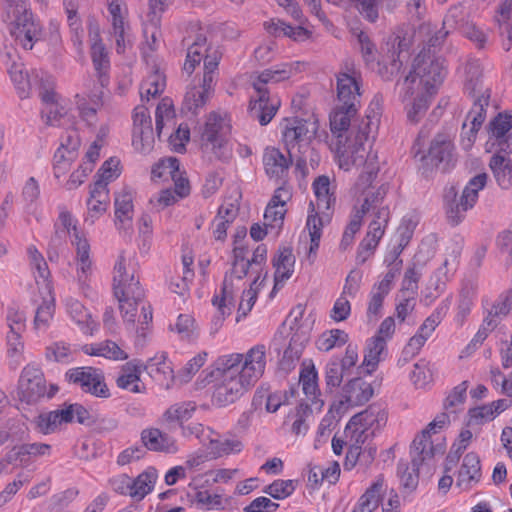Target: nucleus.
Masks as SVG:
<instances>
[{"label": "nucleus", "instance_id": "obj_51", "mask_svg": "<svg viewBox=\"0 0 512 512\" xmlns=\"http://www.w3.org/2000/svg\"><path fill=\"white\" fill-rule=\"evenodd\" d=\"M68 412L63 411V407L54 411L41 413L35 419L36 429L48 435L54 433L59 426L67 423Z\"/></svg>", "mask_w": 512, "mask_h": 512}, {"label": "nucleus", "instance_id": "obj_44", "mask_svg": "<svg viewBox=\"0 0 512 512\" xmlns=\"http://www.w3.org/2000/svg\"><path fill=\"white\" fill-rule=\"evenodd\" d=\"M465 10L462 5L451 7L443 19V27L433 38L430 39L432 46L440 44L445 37L454 30H461L462 24H465Z\"/></svg>", "mask_w": 512, "mask_h": 512}, {"label": "nucleus", "instance_id": "obj_24", "mask_svg": "<svg viewBox=\"0 0 512 512\" xmlns=\"http://www.w3.org/2000/svg\"><path fill=\"white\" fill-rule=\"evenodd\" d=\"M292 197V189L288 185L278 187L264 212V226L277 235L284 223L287 212L286 204Z\"/></svg>", "mask_w": 512, "mask_h": 512}, {"label": "nucleus", "instance_id": "obj_48", "mask_svg": "<svg viewBox=\"0 0 512 512\" xmlns=\"http://www.w3.org/2000/svg\"><path fill=\"white\" fill-rule=\"evenodd\" d=\"M146 369L150 376L162 385H169L174 378L171 362L165 354L157 355L150 359Z\"/></svg>", "mask_w": 512, "mask_h": 512}, {"label": "nucleus", "instance_id": "obj_42", "mask_svg": "<svg viewBox=\"0 0 512 512\" xmlns=\"http://www.w3.org/2000/svg\"><path fill=\"white\" fill-rule=\"evenodd\" d=\"M42 301L37 304L33 328L37 333H45L55 313V297L52 290L42 291Z\"/></svg>", "mask_w": 512, "mask_h": 512}, {"label": "nucleus", "instance_id": "obj_33", "mask_svg": "<svg viewBox=\"0 0 512 512\" xmlns=\"http://www.w3.org/2000/svg\"><path fill=\"white\" fill-rule=\"evenodd\" d=\"M295 256L291 248H280L273 258L274 273V287L270 293L273 297L276 292L281 289L285 282L292 276L294 272Z\"/></svg>", "mask_w": 512, "mask_h": 512}, {"label": "nucleus", "instance_id": "obj_28", "mask_svg": "<svg viewBox=\"0 0 512 512\" xmlns=\"http://www.w3.org/2000/svg\"><path fill=\"white\" fill-rule=\"evenodd\" d=\"M63 303L67 315L83 334L93 336L98 332L99 323L78 299L72 296H66L63 299Z\"/></svg>", "mask_w": 512, "mask_h": 512}, {"label": "nucleus", "instance_id": "obj_54", "mask_svg": "<svg viewBox=\"0 0 512 512\" xmlns=\"http://www.w3.org/2000/svg\"><path fill=\"white\" fill-rule=\"evenodd\" d=\"M311 416V407L308 404L300 403L289 412L286 417V422H291L293 433L296 435H305L309 429L308 420Z\"/></svg>", "mask_w": 512, "mask_h": 512}, {"label": "nucleus", "instance_id": "obj_62", "mask_svg": "<svg viewBox=\"0 0 512 512\" xmlns=\"http://www.w3.org/2000/svg\"><path fill=\"white\" fill-rule=\"evenodd\" d=\"M165 86L166 81L164 75L158 70L151 72L140 85L141 99H146L148 101L151 97H155L162 93Z\"/></svg>", "mask_w": 512, "mask_h": 512}, {"label": "nucleus", "instance_id": "obj_63", "mask_svg": "<svg viewBox=\"0 0 512 512\" xmlns=\"http://www.w3.org/2000/svg\"><path fill=\"white\" fill-rule=\"evenodd\" d=\"M76 350L63 341L52 343L46 348V357L48 360L68 364L75 360Z\"/></svg>", "mask_w": 512, "mask_h": 512}, {"label": "nucleus", "instance_id": "obj_5", "mask_svg": "<svg viewBox=\"0 0 512 512\" xmlns=\"http://www.w3.org/2000/svg\"><path fill=\"white\" fill-rule=\"evenodd\" d=\"M304 68L305 63L299 61L282 63L253 77L254 92L251 95L249 106L251 116L257 119L261 125H267L281 105L280 99L270 94L269 86L289 79Z\"/></svg>", "mask_w": 512, "mask_h": 512}, {"label": "nucleus", "instance_id": "obj_23", "mask_svg": "<svg viewBox=\"0 0 512 512\" xmlns=\"http://www.w3.org/2000/svg\"><path fill=\"white\" fill-rule=\"evenodd\" d=\"M175 0H148V12L143 21V35L151 50L158 47L161 37V21L163 14Z\"/></svg>", "mask_w": 512, "mask_h": 512}, {"label": "nucleus", "instance_id": "obj_2", "mask_svg": "<svg viewBox=\"0 0 512 512\" xmlns=\"http://www.w3.org/2000/svg\"><path fill=\"white\" fill-rule=\"evenodd\" d=\"M267 365V348L252 346L245 353H229L216 361V384L213 401L220 406L235 402L263 376Z\"/></svg>", "mask_w": 512, "mask_h": 512}, {"label": "nucleus", "instance_id": "obj_50", "mask_svg": "<svg viewBox=\"0 0 512 512\" xmlns=\"http://www.w3.org/2000/svg\"><path fill=\"white\" fill-rule=\"evenodd\" d=\"M306 229L310 237L309 256L316 255L322 237L323 220L319 216V212L316 211L315 204L312 201L309 204Z\"/></svg>", "mask_w": 512, "mask_h": 512}, {"label": "nucleus", "instance_id": "obj_10", "mask_svg": "<svg viewBox=\"0 0 512 512\" xmlns=\"http://www.w3.org/2000/svg\"><path fill=\"white\" fill-rule=\"evenodd\" d=\"M378 170L371 175V179L366 180L367 171L361 174L356 181L352 191L354 196H358L361 201L367 199L370 195H376V192L383 190L384 194L381 199L373 206L369 207L371 220L368 225L366 236L364 237V245L369 248H376L385 234L386 228L390 220V209L384 205L385 197L389 191V184L382 183L379 186H373L372 183L376 177Z\"/></svg>", "mask_w": 512, "mask_h": 512}, {"label": "nucleus", "instance_id": "obj_29", "mask_svg": "<svg viewBox=\"0 0 512 512\" xmlns=\"http://www.w3.org/2000/svg\"><path fill=\"white\" fill-rule=\"evenodd\" d=\"M479 284L475 278L464 279L461 283L454 321L462 326L470 315L478 297Z\"/></svg>", "mask_w": 512, "mask_h": 512}, {"label": "nucleus", "instance_id": "obj_9", "mask_svg": "<svg viewBox=\"0 0 512 512\" xmlns=\"http://www.w3.org/2000/svg\"><path fill=\"white\" fill-rule=\"evenodd\" d=\"M131 259L121 253L114 265L113 290L119 302V309L124 322L134 324L138 306L144 298V290L135 278L134 269L130 267Z\"/></svg>", "mask_w": 512, "mask_h": 512}, {"label": "nucleus", "instance_id": "obj_12", "mask_svg": "<svg viewBox=\"0 0 512 512\" xmlns=\"http://www.w3.org/2000/svg\"><path fill=\"white\" fill-rule=\"evenodd\" d=\"M358 43L366 65L371 70L377 72L383 79L389 80L399 72L402 66L400 55L403 48L402 41L398 37L390 38L387 41L386 54H383L384 48H382V52L379 54L374 43L364 32L358 34Z\"/></svg>", "mask_w": 512, "mask_h": 512}, {"label": "nucleus", "instance_id": "obj_40", "mask_svg": "<svg viewBox=\"0 0 512 512\" xmlns=\"http://www.w3.org/2000/svg\"><path fill=\"white\" fill-rule=\"evenodd\" d=\"M373 395L370 383L362 378L351 379L342 389V398L349 406H359L368 402Z\"/></svg>", "mask_w": 512, "mask_h": 512}, {"label": "nucleus", "instance_id": "obj_22", "mask_svg": "<svg viewBox=\"0 0 512 512\" xmlns=\"http://www.w3.org/2000/svg\"><path fill=\"white\" fill-rule=\"evenodd\" d=\"M3 62L18 96L21 99L30 97L32 90L38 84V75H30L25 69L24 64L18 61V56L15 53H6Z\"/></svg>", "mask_w": 512, "mask_h": 512}, {"label": "nucleus", "instance_id": "obj_57", "mask_svg": "<svg viewBox=\"0 0 512 512\" xmlns=\"http://www.w3.org/2000/svg\"><path fill=\"white\" fill-rule=\"evenodd\" d=\"M196 411V404L192 401H185L171 405L162 415L166 423L177 422L180 426L184 425Z\"/></svg>", "mask_w": 512, "mask_h": 512}, {"label": "nucleus", "instance_id": "obj_27", "mask_svg": "<svg viewBox=\"0 0 512 512\" xmlns=\"http://www.w3.org/2000/svg\"><path fill=\"white\" fill-rule=\"evenodd\" d=\"M482 480V470L479 456L470 452L462 460L458 470L455 488L460 492H468L475 489Z\"/></svg>", "mask_w": 512, "mask_h": 512}, {"label": "nucleus", "instance_id": "obj_58", "mask_svg": "<svg viewBox=\"0 0 512 512\" xmlns=\"http://www.w3.org/2000/svg\"><path fill=\"white\" fill-rule=\"evenodd\" d=\"M299 382L308 398L315 399L319 395L318 372L313 363L302 364Z\"/></svg>", "mask_w": 512, "mask_h": 512}, {"label": "nucleus", "instance_id": "obj_17", "mask_svg": "<svg viewBox=\"0 0 512 512\" xmlns=\"http://www.w3.org/2000/svg\"><path fill=\"white\" fill-rule=\"evenodd\" d=\"M487 183L485 173L478 174L471 178L459 200L453 199L446 204V215L452 225H458L465 218V213L474 207L478 200V193Z\"/></svg>", "mask_w": 512, "mask_h": 512}, {"label": "nucleus", "instance_id": "obj_45", "mask_svg": "<svg viewBox=\"0 0 512 512\" xmlns=\"http://www.w3.org/2000/svg\"><path fill=\"white\" fill-rule=\"evenodd\" d=\"M77 106L81 118L89 125L97 122V111L103 106L102 91H95L87 96L77 95Z\"/></svg>", "mask_w": 512, "mask_h": 512}, {"label": "nucleus", "instance_id": "obj_3", "mask_svg": "<svg viewBox=\"0 0 512 512\" xmlns=\"http://www.w3.org/2000/svg\"><path fill=\"white\" fill-rule=\"evenodd\" d=\"M431 47L432 44L423 48L416 56L412 70L401 85L400 97L412 123L419 122L425 115L432 96L447 75L445 60L436 56Z\"/></svg>", "mask_w": 512, "mask_h": 512}, {"label": "nucleus", "instance_id": "obj_56", "mask_svg": "<svg viewBox=\"0 0 512 512\" xmlns=\"http://www.w3.org/2000/svg\"><path fill=\"white\" fill-rule=\"evenodd\" d=\"M452 303V297L448 296L440 302L435 310L424 320L417 331L427 338H430L436 327L442 322L447 315Z\"/></svg>", "mask_w": 512, "mask_h": 512}, {"label": "nucleus", "instance_id": "obj_52", "mask_svg": "<svg viewBox=\"0 0 512 512\" xmlns=\"http://www.w3.org/2000/svg\"><path fill=\"white\" fill-rule=\"evenodd\" d=\"M495 152L490 160V168L498 185L503 189H508L512 183V166L510 159Z\"/></svg>", "mask_w": 512, "mask_h": 512}, {"label": "nucleus", "instance_id": "obj_46", "mask_svg": "<svg viewBox=\"0 0 512 512\" xmlns=\"http://www.w3.org/2000/svg\"><path fill=\"white\" fill-rule=\"evenodd\" d=\"M312 190L319 211L329 210L334 205L336 201L335 189L332 187L328 176H318L312 183Z\"/></svg>", "mask_w": 512, "mask_h": 512}, {"label": "nucleus", "instance_id": "obj_36", "mask_svg": "<svg viewBox=\"0 0 512 512\" xmlns=\"http://www.w3.org/2000/svg\"><path fill=\"white\" fill-rule=\"evenodd\" d=\"M143 366L138 361H129L124 364L116 378L117 387L132 393H143L144 385L141 383Z\"/></svg>", "mask_w": 512, "mask_h": 512}, {"label": "nucleus", "instance_id": "obj_38", "mask_svg": "<svg viewBox=\"0 0 512 512\" xmlns=\"http://www.w3.org/2000/svg\"><path fill=\"white\" fill-rule=\"evenodd\" d=\"M27 257L31 272L39 287V291L42 292L41 289H43V291H53V286L50 280V271L43 255L35 246H29L27 248Z\"/></svg>", "mask_w": 512, "mask_h": 512}, {"label": "nucleus", "instance_id": "obj_16", "mask_svg": "<svg viewBox=\"0 0 512 512\" xmlns=\"http://www.w3.org/2000/svg\"><path fill=\"white\" fill-rule=\"evenodd\" d=\"M246 254L247 250L245 247L237 246L233 249L232 267L226 272L224 277L219 301L227 303L231 307L234 305L236 292L245 284L244 278L249 269V261L246 260Z\"/></svg>", "mask_w": 512, "mask_h": 512}, {"label": "nucleus", "instance_id": "obj_4", "mask_svg": "<svg viewBox=\"0 0 512 512\" xmlns=\"http://www.w3.org/2000/svg\"><path fill=\"white\" fill-rule=\"evenodd\" d=\"M204 59V73L201 84L188 88L182 103V110L197 115L205 106L214 91V82L217 75L221 52L207 43V38L199 33L188 45L183 70L191 75Z\"/></svg>", "mask_w": 512, "mask_h": 512}, {"label": "nucleus", "instance_id": "obj_32", "mask_svg": "<svg viewBox=\"0 0 512 512\" xmlns=\"http://www.w3.org/2000/svg\"><path fill=\"white\" fill-rule=\"evenodd\" d=\"M141 442L146 449L153 452L176 454L180 450L179 444L174 437L154 427L142 430Z\"/></svg>", "mask_w": 512, "mask_h": 512}, {"label": "nucleus", "instance_id": "obj_7", "mask_svg": "<svg viewBox=\"0 0 512 512\" xmlns=\"http://www.w3.org/2000/svg\"><path fill=\"white\" fill-rule=\"evenodd\" d=\"M450 422L449 415L441 413L415 437L411 446V464L399 462L398 475L401 484L409 490H413L418 485L419 467L430 461L437 453L442 454L444 448L441 445L434 446L432 434L438 433Z\"/></svg>", "mask_w": 512, "mask_h": 512}, {"label": "nucleus", "instance_id": "obj_20", "mask_svg": "<svg viewBox=\"0 0 512 512\" xmlns=\"http://www.w3.org/2000/svg\"><path fill=\"white\" fill-rule=\"evenodd\" d=\"M40 98L44 105L41 116L47 125L61 126L70 123L71 102L69 99L48 89L40 92Z\"/></svg>", "mask_w": 512, "mask_h": 512}, {"label": "nucleus", "instance_id": "obj_37", "mask_svg": "<svg viewBox=\"0 0 512 512\" xmlns=\"http://www.w3.org/2000/svg\"><path fill=\"white\" fill-rule=\"evenodd\" d=\"M243 449L242 442L233 436H220L216 432L208 439L206 447L210 459H218L237 454Z\"/></svg>", "mask_w": 512, "mask_h": 512}, {"label": "nucleus", "instance_id": "obj_14", "mask_svg": "<svg viewBox=\"0 0 512 512\" xmlns=\"http://www.w3.org/2000/svg\"><path fill=\"white\" fill-rule=\"evenodd\" d=\"M231 133V119L226 112L212 111L200 131L201 147L215 157L222 158Z\"/></svg>", "mask_w": 512, "mask_h": 512}, {"label": "nucleus", "instance_id": "obj_26", "mask_svg": "<svg viewBox=\"0 0 512 512\" xmlns=\"http://www.w3.org/2000/svg\"><path fill=\"white\" fill-rule=\"evenodd\" d=\"M151 176L154 181H167L171 179L177 187V194L180 197H185L190 192L189 182L183 177L180 171L179 161L174 157L159 160L152 167Z\"/></svg>", "mask_w": 512, "mask_h": 512}, {"label": "nucleus", "instance_id": "obj_43", "mask_svg": "<svg viewBox=\"0 0 512 512\" xmlns=\"http://www.w3.org/2000/svg\"><path fill=\"white\" fill-rule=\"evenodd\" d=\"M387 354V342L374 336L367 339L362 362L365 372L369 375L372 374Z\"/></svg>", "mask_w": 512, "mask_h": 512}, {"label": "nucleus", "instance_id": "obj_59", "mask_svg": "<svg viewBox=\"0 0 512 512\" xmlns=\"http://www.w3.org/2000/svg\"><path fill=\"white\" fill-rule=\"evenodd\" d=\"M349 340V335L341 329L324 331L316 340V347L322 352H329L334 348L344 346Z\"/></svg>", "mask_w": 512, "mask_h": 512}, {"label": "nucleus", "instance_id": "obj_11", "mask_svg": "<svg viewBox=\"0 0 512 512\" xmlns=\"http://www.w3.org/2000/svg\"><path fill=\"white\" fill-rule=\"evenodd\" d=\"M4 19L11 36L25 50H31L43 37L41 21L34 15L28 0H3Z\"/></svg>", "mask_w": 512, "mask_h": 512}, {"label": "nucleus", "instance_id": "obj_21", "mask_svg": "<svg viewBox=\"0 0 512 512\" xmlns=\"http://www.w3.org/2000/svg\"><path fill=\"white\" fill-rule=\"evenodd\" d=\"M337 97L341 105L357 108L360 103L361 74L353 66L345 67L337 74Z\"/></svg>", "mask_w": 512, "mask_h": 512}, {"label": "nucleus", "instance_id": "obj_34", "mask_svg": "<svg viewBox=\"0 0 512 512\" xmlns=\"http://www.w3.org/2000/svg\"><path fill=\"white\" fill-rule=\"evenodd\" d=\"M133 190L124 187L115 195V224L119 230L124 232L132 228L133 219Z\"/></svg>", "mask_w": 512, "mask_h": 512}, {"label": "nucleus", "instance_id": "obj_18", "mask_svg": "<svg viewBox=\"0 0 512 512\" xmlns=\"http://www.w3.org/2000/svg\"><path fill=\"white\" fill-rule=\"evenodd\" d=\"M70 383L78 385L85 393L98 398H109L110 390L101 371L92 367H77L66 373Z\"/></svg>", "mask_w": 512, "mask_h": 512}, {"label": "nucleus", "instance_id": "obj_15", "mask_svg": "<svg viewBox=\"0 0 512 512\" xmlns=\"http://www.w3.org/2000/svg\"><path fill=\"white\" fill-rule=\"evenodd\" d=\"M57 392L58 387L54 384L47 389L44 374L38 366L28 364L23 368L17 387V397L21 403L36 404L52 398Z\"/></svg>", "mask_w": 512, "mask_h": 512}, {"label": "nucleus", "instance_id": "obj_61", "mask_svg": "<svg viewBox=\"0 0 512 512\" xmlns=\"http://www.w3.org/2000/svg\"><path fill=\"white\" fill-rule=\"evenodd\" d=\"M434 370L433 364L425 359H420L414 364L410 380L417 389H424L433 381Z\"/></svg>", "mask_w": 512, "mask_h": 512}, {"label": "nucleus", "instance_id": "obj_19", "mask_svg": "<svg viewBox=\"0 0 512 512\" xmlns=\"http://www.w3.org/2000/svg\"><path fill=\"white\" fill-rule=\"evenodd\" d=\"M512 114L499 113L489 125V138L486 142V151L512 153Z\"/></svg>", "mask_w": 512, "mask_h": 512}, {"label": "nucleus", "instance_id": "obj_47", "mask_svg": "<svg viewBox=\"0 0 512 512\" xmlns=\"http://www.w3.org/2000/svg\"><path fill=\"white\" fill-rule=\"evenodd\" d=\"M82 351L89 356L104 357L110 360H126L128 354L111 340H105L99 343L85 344Z\"/></svg>", "mask_w": 512, "mask_h": 512}, {"label": "nucleus", "instance_id": "obj_64", "mask_svg": "<svg viewBox=\"0 0 512 512\" xmlns=\"http://www.w3.org/2000/svg\"><path fill=\"white\" fill-rule=\"evenodd\" d=\"M23 333H7V354L10 359V365L17 368L23 361L24 343L22 341Z\"/></svg>", "mask_w": 512, "mask_h": 512}, {"label": "nucleus", "instance_id": "obj_25", "mask_svg": "<svg viewBox=\"0 0 512 512\" xmlns=\"http://www.w3.org/2000/svg\"><path fill=\"white\" fill-rule=\"evenodd\" d=\"M383 190L380 192H376V195H370L367 199H357L355 203L350 220L346 225L341 241H340V249L347 250L354 243L355 235L360 231L363 223V218L369 212V207L375 205L383 196Z\"/></svg>", "mask_w": 512, "mask_h": 512}, {"label": "nucleus", "instance_id": "obj_6", "mask_svg": "<svg viewBox=\"0 0 512 512\" xmlns=\"http://www.w3.org/2000/svg\"><path fill=\"white\" fill-rule=\"evenodd\" d=\"M387 423V412L380 405H370L364 411L354 415L346 425L345 434L349 438L346 464L355 465L365 453L368 460L376 455V447L370 446L369 439L375 436Z\"/></svg>", "mask_w": 512, "mask_h": 512}, {"label": "nucleus", "instance_id": "obj_8", "mask_svg": "<svg viewBox=\"0 0 512 512\" xmlns=\"http://www.w3.org/2000/svg\"><path fill=\"white\" fill-rule=\"evenodd\" d=\"M466 80L465 91L474 99L473 106L467 114L461 134V145L463 149L469 150L477 136V132L486 118V107L489 104V89L483 87L481 73L477 62H469L465 65Z\"/></svg>", "mask_w": 512, "mask_h": 512}, {"label": "nucleus", "instance_id": "obj_31", "mask_svg": "<svg viewBox=\"0 0 512 512\" xmlns=\"http://www.w3.org/2000/svg\"><path fill=\"white\" fill-rule=\"evenodd\" d=\"M89 35L92 64L103 86L105 81L103 77L107 76L110 70L109 52L102 42L97 26L89 25Z\"/></svg>", "mask_w": 512, "mask_h": 512}, {"label": "nucleus", "instance_id": "obj_49", "mask_svg": "<svg viewBox=\"0 0 512 512\" xmlns=\"http://www.w3.org/2000/svg\"><path fill=\"white\" fill-rule=\"evenodd\" d=\"M158 479V472L154 467H148L136 478H132V498L142 500L154 489Z\"/></svg>", "mask_w": 512, "mask_h": 512}, {"label": "nucleus", "instance_id": "obj_1", "mask_svg": "<svg viewBox=\"0 0 512 512\" xmlns=\"http://www.w3.org/2000/svg\"><path fill=\"white\" fill-rule=\"evenodd\" d=\"M357 108L338 105L330 114V130L337 138V156L341 169L349 171L352 167H364L366 180L378 170V155L372 149L378 130L379 119L376 115H367L358 125L351 126Z\"/></svg>", "mask_w": 512, "mask_h": 512}, {"label": "nucleus", "instance_id": "obj_39", "mask_svg": "<svg viewBox=\"0 0 512 512\" xmlns=\"http://www.w3.org/2000/svg\"><path fill=\"white\" fill-rule=\"evenodd\" d=\"M264 28L274 37H288L295 42H304L312 36V31L302 25L291 26L281 19H271L265 22Z\"/></svg>", "mask_w": 512, "mask_h": 512}, {"label": "nucleus", "instance_id": "obj_35", "mask_svg": "<svg viewBox=\"0 0 512 512\" xmlns=\"http://www.w3.org/2000/svg\"><path fill=\"white\" fill-rule=\"evenodd\" d=\"M110 202L109 190L100 183L90 186V196L87 200V214L85 222L94 224L107 210Z\"/></svg>", "mask_w": 512, "mask_h": 512}, {"label": "nucleus", "instance_id": "obj_53", "mask_svg": "<svg viewBox=\"0 0 512 512\" xmlns=\"http://www.w3.org/2000/svg\"><path fill=\"white\" fill-rule=\"evenodd\" d=\"M384 487L383 478H377L360 497L353 512H373L379 504Z\"/></svg>", "mask_w": 512, "mask_h": 512}, {"label": "nucleus", "instance_id": "obj_13", "mask_svg": "<svg viewBox=\"0 0 512 512\" xmlns=\"http://www.w3.org/2000/svg\"><path fill=\"white\" fill-rule=\"evenodd\" d=\"M318 129L317 119L286 117L279 124L281 142L290 156L295 153L304 155L309 150L312 141L320 138Z\"/></svg>", "mask_w": 512, "mask_h": 512}, {"label": "nucleus", "instance_id": "obj_60", "mask_svg": "<svg viewBox=\"0 0 512 512\" xmlns=\"http://www.w3.org/2000/svg\"><path fill=\"white\" fill-rule=\"evenodd\" d=\"M107 10L112 30L129 28L128 7L125 0H107Z\"/></svg>", "mask_w": 512, "mask_h": 512}, {"label": "nucleus", "instance_id": "obj_30", "mask_svg": "<svg viewBox=\"0 0 512 512\" xmlns=\"http://www.w3.org/2000/svg\"><path fill=\"white\" fill-rule=\"evenodd\" d=\"M293 155H285L279 148L268 146L263 152V166L269 178L285 179L292 165Z\"/></svg>", "mask_w": 512, "mask_h": 512}, {"label": "nucleus", "instance_id": "obj_41", "mask_svg": "<svg viewBox=\"0 0 512 512\" xmlns=\"http://www.w3.org/2000/svg\"><path fill=\"white\" fill-rule=\"evenodd\" d=\"M454 144L451 136L447 133H440L433 139L429 151L428 159L433 165L444 163L449 165L453 161Z\"/></svg>", "mask_w": 512, "mask_h": 512}, {"label": "nucleus", "instance_id": "obj_55", "mask_svg": "<svg viewBox=\"0 0 512 512\" xmlns=\"http://www.w3.org/2000/svg\"><path fill=\"white\" fill-rule=\"evenodd\" d=\"M54 227L55 236L59 239L65 238L67 235H69L72 241L77 240V236L79 238L85 236L83 232L78 229L77 220L67 210L60 211Z\"/></svg>", "mask_w": 512, "mask_h": 512}]
</instances>
